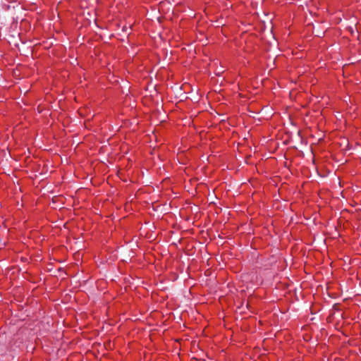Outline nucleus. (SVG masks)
Returning <instances> with one entry per match:
<instances>
[{
    "mask_svg": "<svg viewBox=\"0 0 361 361\" xmlns=\"http://www.w3.org/2000/svg\"><path fill=\"white\" fill-rule=\"evenodd\" d=\"M251 255H252V258H253V259L257 258L259 256L258 253H257L256 252H252Z\"/></svg>",
    "mask_w": 361,
    "mask_h": 361,
    "instance_id": "nucleus-1",
    "label": "nucleus"
},
{
    "mask_svg": "<svg viewBox=\"0 0 361 361\" xmlns=\"http://www.w3.org/2000/svg\"><path fill=\"white\" fill-rule=\"evenodd\" d=\"M251 246H252V247L253 246V249H255V250L258 249V247L256 246V243H255V241L252 243Z\"/></svg>",
    "mask_w": 361,
    "mask_h": 361,
    "instance_id": "nucleus-2",
    "label": "nucleus"
},
{
    "mask_svg": "<svg viewBox=\"0 0 361 361\" xmlns=\"http://www.w3.org/2000/svg\"><path fill=\"white\" fill-rule=\"evenodd\" d=\"M244 302L245 304L246 307L248 308V299L246 301H245Z\"/></svg>",
    "mask_w": 361,
    "mask_h": 361,
    "instance_id": "nucleus-4",
    "label": "nucleus"
},
{
    "mask_svg": "<svg viewBox=\"0 0 361 361\" xmlns=\"http://www.w3.org/2000/svg\"><path fill=\"white\" fill-rule=\"evenodd\" d=\"M249 118H251V116L250 115L249 116ZM252 123L251 122V121L250 120V125H251Z\"/></svg>",
    "mask_w": 361,
    "mask_h": 361,
    "instance_id": "nucleus-5",
    "label": "nucleus"
},
{
    "mask_svg": "<svg viewBox=\"0 0 361 361\" xmlns=\"http://www.w3.org/2000/svg\"><path fill=\"white\" fill-rule=\"evenodd\" d=\"M253 119H254L255 122L257 121V122L256 123V126H257L259 124V122H260V118L256 119L255 117H253Z\"/></svg>",
    "mask_w": 361,
    "mask_h": 361,
    "instance_id": "nucleus-3",
    "label": "nucleus"
}]
</instances>
